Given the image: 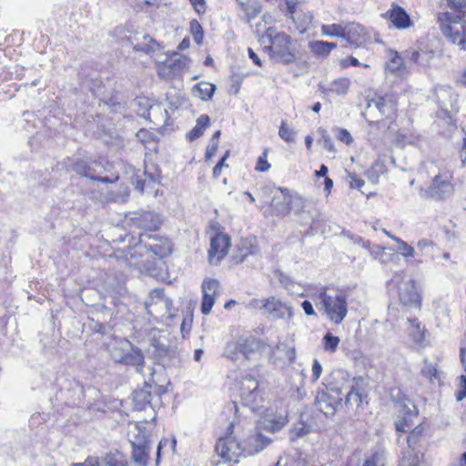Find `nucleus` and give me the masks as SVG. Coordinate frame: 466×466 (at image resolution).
Returning <instances> with one entry per match:
<instances>
[{
	"label": "nucleus",
	"mask_w": 466,
	"mask_h": 466,
	"mask_svg": "<svg viewBox=\"0 0 466 466\" xmlns=\"http://www.w3.org/2000/svg\"><path fill=\"white\" fill-rule=\"evenodd\" d=\"M450 11L439 13L438 23L443 35L461 50H466V0H446Z\"/></svg>",
	"instance_id": "f257e3e1"
},
{
	"label": "nucleus",
	"mask_w": 466,
	"mask_h": 466,
	"mask_svg": "<svg viewBox=\"0 0 466 466\" xmlns=\"http://www.w3.org/2000/svg\"><path fill=\"white\" fill-rule=\"evenodd\" d=\"M147 370L151 378L145 381L143 389L133 393L132 403L133 409L136 410L149 409L155 414V409L161 405V394L165 392V390L162 386L157 385L153 380V369L149 367Z\"/></svg>",
	"instance_id": "f03ea898"
},
{
	"label": "nucleus",
	"mask_w": 466,
	"mask_h": 466,
	"mask_svg": "<svg viewBox=\"0 0 466 466\" xmlns=\"http://www.w3.org/2000/svg\"><path fill=\"white\" fill-rule=\"evenodd\" d=\"M318 299L317 309L334 324H340L348 313L346 296L342 293L332 295L323 291Z\"/></svg>",
	"instance_id": "7ed1b4c3"
},
{
	"label": "nucleus",
	"mask_w": 466,
	"mask_h": 466,
	"mask_svg": "<svg viewBox=\"0 0 466 466\" xmlns=\"http://www.w3.org/2000/svg\"><path fill=\"white\" fill-rule=\"evenodd\" d=\"M266 35L269 39L268 49L274 60L285 64L295 60L296 48L291 36L284 32L275 33L273 28H268Z\"/></svg>",
	"instance_id": "20e7f679"
},
{
	"label": "nucleus",
	"mask_w": 466,
	"mask_h": 466,
	"mask_svg": "<svg viewBox=\"0 0 466 466\" xmlns=\"http://www.w3.org/2000/svg\"><path fill=\"white\" fill-rule=\"evenodd\" d=\"M248 307L263 309L273 319H284L286 315H288L289 319L292 317L291 308L276 299L274 297L263 300L253 299Z\"/></svg>",
	"instance_id": "39448f33"
},
{
	"label": "nucleus",
	"mask_w": 466,
	"mask_h": 466,
	"mask_svg": "<svg viewBox=\"0 0 466 466\" xmlns=\"http://www.w3.org/2000/svg\"><path fill=\"white\" fill-rule=\"evenodd\" d=\"M215 451L224 461L237 462L238 457L245 455L241 442L230 436L220 438L215 446Z\"/></svg>",
	"instance_id": "423d86ee"
},
{
	"label": "nucleus",
	"mask_w": 466,
	"mask_h": 466,
	"mask_svg": "<svg viewBox=\"0 0 466 466\" xmlns=\"http://www.w3.org/2000/svg\"><path fill=\"white\" fill-rule=\"evenodd\" d=\"M397 285L399 299L401 304L415 308L420 306V297L412 279L401 277V280L398 281Z\"/></svg>",
	"instance_id": "0eeeda50"
},
{
	"label": "nucleus",
	"mask_w": 466,
	"mask_h": 466,
	"mask_svg": "<svg viewBox=\"0 0 466 466\" xmlns=\"http://www.w3.org/2000/svg\"><path fill=\"white\" fill-rule=\"evenodd\" d=\"M130 225L145 230H157L162 222L160 216L151 210L134 212L129 218Z\"/></svg>",
	"instance_id": "6e6552de"
},
{
	"label": "nucleus",
	"mask_w": 466,
	"mask_h": 466,
	"mask_svg": "<svg viewBox=\"0 0 466 466\" xmlns=\"http://www.w3.org/2000/svg\"><path fill=\"white\" fill-rule=\"evenodd\" d=\"M203 298L201 301V312L208 315L215 303L216 298L219 295V282L211 278H207L202 283Z\"/></svg>",
	"instance_id": "1a4fd4ad"
},
{
	"label": "nucleus",
	"mask_w": 466,
	"mask_h": 466,
	"mask_svg": "<svg viewBox=\"0 0 466 466\" xmlns=\"http://www.w3.org/2000/svg\"><path fill=\"white\" fill-rule=\"evenodd\" d=\"M270 443V439L261 434V430L256 428L255 431L248 436L242 442L245 456H253L263 451Z\"/></svg>",
	"instance_id": "9d476101"
},
{
	"label": "nucleus",
	"mask_w": 466,
	"mask_h": 466,
	"mask_svg": "<svg viewBox=\"0 0 466 466\" xmlns=\"http://www.w3.org/2000/svg\"><path fill=\"white\" fill-rule=\"evenodd\" d=\"M288 422L287 415L275 413L273 410H266L262 418L258 421V429L269 432L279 431Z\"/></svg>",
	"instance_id": "9b49d317"
},
{
	"label": "nucleus",
	"mask_w": 466,
	"mask_h": 466,
	"mask_svg": "<svg viewBox=\"0 0 466 466\" xmlns=\"http://www.w3.org/2000/svg\"><path fill=\"white\" fill-rule=\"evenodd\" d=\"M341 398H336L324 390H319L315 397V405L325 416L330 417L335 414L337 407L341 404Z\"/></svg>",
	"instance_id": "f8f14e48"
},
{
	"label": "nucleus",
	"mask_w": 466,
	"mask_h": 466,
	"mask_svg": "<svg viewBox=\"0 0 466 466\" xmlns=\"http://www.w3.org/2000/svg\"><path fill=\"white\" fill-rule=\"evenodd\" d=\"M229 242L227 235L218 234L212 238L208 249V259L211 264H218L227 255Z\"/></svg>",
	"instance_id": "ddd939ff"
},
{
	"label": "nucleus",
	"mask_w": 466,
	"mask_h": 466,
	"mask_svg": "<svg viewBox=\"0 0 466 466\" xmlns=\"http://www.w3.org/2000/svg\"><path fill=\"white\" fill-rule=\"evenodd\" d=\"M368 34L364 26L355 22H349L344 25L343 39L350 46L358 47L366 42Z\"/></svg>",
	"instance_id": "4468645a"
},
{
	"label": "nucleus",
	"mask_w": 466,
	"mask_h": 466,
	"mask_svg": "<svg viewBox=\"0 0 466 466\" xmlns=\"http://www.w3.org/2000/svg\"><path fill=\"white\" fill-rule=\"evenodd\" d=\"M258 382L251 375H246L240 381L239 394L246 405H252L258 397Z\"/></svg>",
	"instance_id": "2eb2a0df"
},
{
	"label": "nucleus",
	"mask_w": 466,
	"mask_h": 466,
	"mask_svg": "<svg viewBox=\"0 0 466 466\" xmlns=\"http://www.w3.org/2000/svg\"><path fill=\"white\" fill-rule=\"evenodd\" d=\"M452 187L449 179L441 175H434L431 185L424 191L425 198H443L450 195Z\"/></svg>",
	"instance_id": "dca6fc26"
},
{
	"label": "nucleus",
	"mask_w": 466,
	"mask_h": 466,
	"mask_svg": "<svg viewBox=\"0 0 466 466\" xmlns=\"http://www.w3.org/2000/svg\"><path fill=\"white\" fill-rule=\"evenodd\" d=\"M383 16L388 18L392 25L399 30L407 29L413 24L410 15L401 6L395 4Z\"/></svg>",
	"instance_id": "f3484780"
},
{
	"label": "nucleus",
	"mask_w": 466,
	"mask_h": 466,
	"mask_svg": "<svg viewBox=\"0 0 466 466\" xmlns=\"http://www.w3.org/2000/svg\"><path fill=\"white\" fill-rule=\"evenodd\" d=\"M386 71L396 76H404L410 72V69L404 62V57L397 51L390 50L388 53V62L386 63Z\"/></svg>",
	"instance_id": "a211bd4d"
},
{
	"label": "nucleus",
	"mask_w": 466,
	"mask_h": 466,
	"mask_svg": "<svg viewBox=\"0 0 466 466\" xmlns=\"http://www.w3.org/2000/svg\"><path fill=\"white\" fill-rule=\"evenodd\" d=\"M418 419V410L411 402L403 405V415L396 421L397 431L408 432L415 427V420Z\"/></svg>",
	"instance_id": "6ab92c4d"
},
{
	"label": "nucleus",
	"mask_w": 466,
	"mask_h": 466,
	"mask_svg": "<svg viewBox=\"0 0 466 466\" xmlns=\"http://www.w3.org/2000/svg\"><path fill=\"white\" fill-rule=\"evenodd\" d=\"M396 100L392 96H379L368 104V109L372 107L379 110L381 116H390L396 111Z\"/></svg>",
	"instance_id": "aec40b11"
},
{
	"label": "nucleus",
	"mask_w": 466,
	"mask_h": 466,
	"mask_svg": "<svg viewBox=\"0 0 466 466\" xmlns=\"http://www.w3.org/2000/svg\"><path fill=\"white\" fill-rule=\"evenodd\" d=\"M120 363L135 367L137 372L141 374L144 373L145 356L142 350L137 347H134L132 343L130 345V350H127V353Z\"/></svg>",
	"instance_id": "412c9836"
},
{
	"label": "nucleus",
	"mask_w": 466,
	"mask_h": 466,
	"mask_svg": "<svg viewBox=\"0 0 466 466\" xmlns=\"http://www.w3.org/2000/svg\"><path fill=\"white\" fill-rule=\"evenodd\" d=\"M241 14L239 18L246 24H248L252 19L256 18L261 12V5L258 2H249V0H237Z\"/></svg>",
	"instance_id": "4be33fe9"
},
{
	"label": "nucleus",
	"mask_w": 466,
	"mask_h": 466,
	"mask_svg": "<svg viewBox=\"0 0 466 466\" xmlns=\"http://www.w3.org/2000/svg\"><path fill=\"white\" fill-rule=\"evenodd\" d=\"M130 345L131 342L127 339H114L107 346V350L111 359L116 363H120L123 360V358L127 353V350H130Z\"/></svg>",
	"instance_id": "5701e85b"
},
{
	"label": "nucleus",
	"mask_w": 466,
	"mask_h": 466,
	"mask_svg": "<svg viewBox=\"0 0 466 466\" xmlns=\"http://www.w3.org/2000/svg\"><path fill=\"white\" fill-rule=\"evenodd\" d=\"M362 381L360 378L353 379V383L350 388L349 392L346 395L345 404L348 407L359 408L365 398L362 389L360 388V382Z\"/></svg>",
	"instance_id": "b1692460"
},
{
	"label": "nucleus",
	"mask_w": 466,
	"mask_h": 466,
	"mask_svg": "<svg viewBox=\"0 0 466 466\" xmlns=\"http://www.w3.org/2000/svg\"><path fill=\"white\" fill-rule=\"evenodd\" d=\"M258 349V342L255 339L250 338L235 346V354H241L245 359L250 360L253 358ZM232 359H238V356H236V358L232 357Z\"/></svg>",
	"instance_id": "393cba45"
},
{
	"label": "nucleus",
	"mask_w": 466,
	"mask_h": 466,
	"mask_svg": "<svg viewBox=\"0 0 466 466\" xmlns=\"http://www.w3.org/2000/svg\"><path fill=\"white\" fill-rule=\"evenodd\" d=\"M433 57L432 52L428 51H417V50H406L405 58L409 62H412L419 66L426 67L430 65L431 60Z\"/></svg>",
	"instance_id": "a878e982"
},
{
	"label": "nucleus",
	"mask_w": 466,
	"mask_h": 466,
	"mask_svg": "<svg viewBox=\"0 0 466 466\" xmlns=\"http://www.w3.org/2000/svg\"><path fill=\"white\" fill-rule=\"evenodd\" d=\"M410 431L406 439L408 443V449L403 452V455H407L409 451H410V453L412 455L414 453H419V455H421V457L423 458V453L420 450H416L415 446L419 442L420 437L422 436L424 428L421 426V424H418L413 429L411 428Z\"/></svg>",
	"instance_id": "bb28decb"
},
{
	"label": "nucleus",
	"mask_w": 466,
	"mask_h": 466,
	"mask_svg": "<svg viewBox=\"0 0 466 466\" xmlns=\"http://www.w3.org/2000/svg\"><path fill=\"white\" fill-rule=\"evenodd\" d=\"M408 333L412 341L418 346H423L425 341V328L416 319H409Z\"/></svg>",
	"instance_id": "cd10ccee"
},
{
	"label": "nucleus",
	"mask_w": 466,
	"mask_h": 466,
	"mask_svg": "<svg viewBox=\"0 0 466 466\" xmlns=\"http://www.w3.org/2000/svg\"><path fill=\"white\" fill-rule=\"evenodd\" d=\"M72 170H74L76 174L81 175L82 177H88L92 180H97L102 183H107L109 181L108 177H96L94 174L91 167L84 160H77L72 165Z\"/></svg>",
	"instance_id": "c85d7f7f"
},
{
	"label": "nucleus",
	"mask_w": 466,
	"mask_h": 466,
	"mask_svg": "<svg viewBox=\"0 0 466 466\" xmlns=\"http://www.w3.org/2000/svg\"><path fill=\"white\" fill-rule=\"evenodd\" d=\"M128 440L131 446H134L135 441H141L143 445L149 444V432L144 425L136 423L128 431Z\"/></svg>",
	"instance_id": "c756f323"
},
{
	"label": "nucleus",
	"mask_w": 466,
	"mask_h": 466,
	"mask_svg": "<svg viewBox=\"0 0 466 466\" xmlns=\"http://www.w3.org/2000/svg\"><path fill=\"white\" fill-rule=\"evenodd\" d=\"M132 450L134 461L141 466H146L147 464L148 452L150 451L149 444L143 445L141 441H135Z\"/></svg>",
	"instance_id": "7c9ffc66"
},
{
	"label": "nucleus",
	"mask_w": 466,
	"mask_h": 466,
	"mask_svg": "<svg viewBox=\"0 0 466 466\" xmlns=\"http://www.w3.org/2000/svg\"><path fill=\"white\" fill-rule=\"evenodd\" d=\"M157 177L153 175L149 174L147 170L143 173L139 174L137 173L132 177V184L135 186V188L142 193L147 186L153 185L157 182Z\"/></svg>",
	"instance_id": "2f4dec72"
},
{
	"label": "nucleus",
	"mask_w": 466,
	"mask_h": 466,
	"mask_svg": "<svg viewBox=\"0 0 466 466\" xmlns=\"http://www.w3.org/2000/svg\"><path fill=\"white\" fill-rule=\"evenodd\" d=\"M189 64V58L186 56H182L178 53H175L167 61V66L171 70L172 74H177L187 67Z\"/></svg>",
	"instance_id": "473e14b6"
},
{
	"label": "nucleus",
	"mask_w": 466,
	"mask_h": 466,
	"mask_svg": "<svg viewBox=\"0 0 466 466\" xmlns=\"http://www.w3.org/2000/svg\"><path fill=\"white\" fill-rule=\"evenodd\" d=\"M215 90V85L209 82H200L193 87L194 95L204 101L210 99L213 96Z\"/></svg>",
	"instance_id": "72a5a7b5"
},
{
	"label": "nucleus",
	"mask_w": 466,
	"mask_h": 466,
	"mask_svg": "<svg viewBox=\"0 0 466 466\" xmlns=\"http://www.w3.org/2000/svg\"><path fill=\"white\" fill-rule=\"evenodd\" d=\"M350 86V80L347 77H339L333 80L330 86L325 89L328 93H333L338 96H344L348 93Z\"/></svg>",
	"instance_id": "f704fd0d"
},
{
	"label": "nucleus",
	"mask_w": 466,
	"mask_h": 466,
	"mask_svg": "<svg viewBox=\"0 0 466 466\" xmlns=\"http://www.w3.org/2000/svg\"><path fill=\"white\" fill-rule=\"evenodd\" d=\"M209 116L208 115H201L197 119V125L187 135L189 141H194L200 137L204 130L209 126Z\"/></svg>",
	"instance_id": "c9c22d12"
},
{
	"label": "nucleus",
	"mask_w": 466,
	"mask_h": 466,
	"mask_svg": "<svg viewBox=\"0 0 466 466\" xmlns=\"http://www.w3.org/2000/svg\"><path fill=\"white\" fill-rule=\"evenodd\" d=\"M386 460V451L381 448H377L365 460L363 466H385Z\"/></svg>",
	"instance_id": "e433bc0d"
},
{
	"label": "nucleus",
	"mask_w": 466,
	"mask_h": 466,
	"mask_svg": "<svg viewBox=\"0 0 466 466\" xmlns=\"http://www.w3.org/2000/svg\"><path fill=\"white\" fill-rule=\"evenodd\" d=\"M336 46L337 44L326 41H313L309 44L311 51L319 56H328Z\"/></svg>",
	"instance_id": "4c0bfd02"
},
{
	"label": "nucleus",
	"mask_w": 466,
	"mask_h": 466,
	"mask_svg": "<svg viewBox=\"0 0 466 466\" xmlns=\"http://www.w3.org/2000/svg\"><path fill=\"white\" fill-rule=\"evenodd\" d=\"M157 43L148 35H143V41L134 46V49L146 54L154 53L157 49Z\"/></svg>",
	"instance_id": "58836bf2"
},
{
	"label": "nucleus",
	"mask_w": 466,
	"mask_h": 466,
	"mask_svg": "<svg viewBox=\"0 0 466 466\" xmlns=\"http://www.w3.org/2000/svg\"><path fill=\"white\" fill-rule=\"evenodd\" d=\"M399 466H426V462L422 460L421 455H419V453L412 455L409 451L407 455H403Z\"/></svg>",
	"instance_id": "ea45409f"
},
{
	"label": "nucleus",
	"mask_w": 466,
	"mask_h": 466,
	"mask_svg": "<svg viewBox=\"0 0 466 466\" xmlns=\"http://www.w3.org/2000/svg\"><path fill=\"white\" fill-rule=\"evenodd\" d=\"M321 34L326 36H336L343 38L344 25L330 24L323 25L320 28Z\"/></svg>",
	"instance_id": "a19ab883"
},
{
	"label": "nucleus",
	"mask_w": 466,
	"mask_h": 466,
	"mask_svg": "<svg viewBox=\"0 0 466 466\" xmlns=\"http://www.w3.org/2000/svg\"><path fill=\"white\" fill-rule=\"evenodd\" d=\"M340 339L339 337L332 335L331 333H327L323 337L322 344L325 351L329 353H334L339 346Z\"/></svg>",
	"instance_id": "79ce46f5"
},
{
	"label": "nucleus",
	"mask_w": 466,
	"mask_h": 466,
	"mask_svg": "<svg viewBox=\"0 0 466 466\" xmlns=\"http://www.w3.org/2000/svg\"><path fill=\"white\" fill-rule=\"evenodd\" d=\"M309 433V427L305 425L303 422H299L289 431V439L291 441H295L299 438H302Z\"/></svg>",
	"instance_id": "37998d69"
},
{
	"label": "nucleus",
	"mask_w": 466,
	"mask_h": 466,
	"mask_svg": "<svg viewBox=\"0 0 466 466\" xmlns=\"http://www.w3.org/2000/svg\"><path fill=\"white\" fill-rule=\"evenodd\" d=\"M391 239H393L396 243L399 244L398 250L404 258H413L415 256L414 248L407 242L403 241L402 239L397 237H391Z\"/></svg>",
	"instance_id": "c03bdc74"
},
{
	"label": "nucleus",
	"mask_w": 466,
	"mask_h": 466,
	"mask_svg": "<svg viewBox=\"0 0 466 466\" xmlns=\"http://www.w3.org/2000/svg\"><path fill=\"white\" fill-rule=\"evenodd\" d=\"M356 243L360 244L363 248L369 250L375 258L382 255L384 251V248L382 247L379 245H371L370 241H365L361 238H358Z\"/></svg>",
	"instance_id": "a18cd8bd"
},
{
	"label": "nucleus",
	"mask_w": 466,
	"mask_h": 466,
	"mask_svg": "<svg viewBox=\"0 0 466 466\" xmlns=\"http://www.w3.org/2000/svg\"><path fill=\"white\" fill-rule=\"evenodd\" d=\"M295 17L299 18L297 19V23H294L298 31L300 34H304L307 31L309 25L311 23L312 15L309 14H298Z\"/></svg>",
	"instance_id": "49530a36"
},
{
	"label": "nucleus",
	"mask_w": 466,
	"mask_h": 466,
	"mask_svg": "<svg viewBox=\"0 0 466 466\" xmlns=\"http://www.w3.org/2000/svg\"><path fill=\"white\" fill-rule=\"evenodd\" d=\"M278 198L274 197L272 200V206L273 208L280 214H288L290 212L291 207H290V199L289 197L283 195L282 196V202L280 203V206L279 207V204L277 202Z\"/></svg>",
	"instance_id": "de8ad7c7"
},
{
	"label": "nucleus",
	"mask_w": 466,
	"mask_h": 466,
	"mask_svg": "<svg viewBox=\"0 0 466 466\" xmlns=\"http://www.w3.org/2000/svg\"><path fill=\"white\" fill-rule=\"evenodd\" d=\"M190 31L193 35L194 41L200 45L203 42L204 33L201 25L197 20L190 22Z\"/></svg>",
	"instance_id": "09e8293b"
},
{
	"label": "nucleus",
	"mask_w": 466,
	"mask_h": 466,
	"mask_svg": "<svg viewBox=\"0 0 466 466\" xmlns=\"http://www.w3.org/2000/svg\"><path fill=\"white\" fill-rule=\"evenodd\" d=\"M151 346L155 348V352L157 353L159 357L167 356L170 354V348L165 344L161 339H152Z\"/></svg>",
	"instance_id": "8fccbe9b"
},
{
	"label": "nucleus",
	"mask_w": 466,
	"mask_h": 466,
	"mask_svg": "<svg viewBox=\"0 0 466 466\" xmlns=\"http://www.w3.org/2000/svg\"><path fill=\"white\" fill-rule=\"evenodd\" d=\"M240 261H243L248 255L258 254V248L257 246L252 245L251 241L245 239L242 241V248H240Z\"/></svg>",
	"instance_id": "3c124183"
},
{
	"label": "nucleus",
	"mask_w": 466,
	"mask_h": 466,
	"mask_svg": "<svg viewBox=\"0 0 466 466\" xmlns=\"http://www.w3.org/2000/svg\"><path fill=\"white\" fill-rule=\"evenodd\" d=\"M279 136L286 142H293L295 131L289 127L285 121H282L279 127Z\"/></svg>",
	"instance_id": "603ef678"
},
{
	"label": "nucleus",
	"mask_w": 466,
	"mask_h": 466,
	"mask_svg": "<svg viewBox=\"0 0 466 466\" xmlns=\"http://www.w3.org/2000/svg\"><path fill=\"white\" fill-rule=\"evenodd\" d=\"M104 461L107 466H126V463L122 461L121 453L117 451L106 454Z\"/></svg>",
	"instance_id": "864d4df0"
},
{
	"label": "nucleus",
	"mask_w": 466,
	"mask_h": 466,
	"mask_svg": "<svg viewBox=\"0 0 466 466\" xmlns=\"http://www.w3.org/2000/svg\"><path fill=\"white\" fill-rule=\"evenodd\" d=\"M268 149H265L263 151V153L258 157V161H257V166H256V170L258 171V172H266L268 171L270 167H271V165L268 162Z\"/></svg>",
	"instance_id": "5fc2aeb1"
},
{
	"label": "nucleus",
	"mask_w": 466,
	"mask_h": 466,
	"mask_svg": "<svg viewBox=\"0 0 466 466\" xmlns=\"http://www.w3.org/2000/svg\"><path fill=\"white\" fill-rule=\"evenodd\" d=\"M466 398V376L461 375L459 377V390L456 393L457 401H461Z\"/></svg>",
	"instance_id": "6e6d98bb"
},
{
	"label": "nucleus",
	"mask_w": 466,
	"mask_h": 466,
	"mask_svg": "<svg viewBox=\"0 0 466 466\" xmlns=\"http://www.w3.org/2000/svg\"><path fill=\"white\" fill-rule=\"evenodd\" d=\"M320 133H321V143L323 145V147L325 149H327L329 152H335L336 149H335L334 144L332 142L331 137L327 133V131L321 130Z\"/></svg>",
	"instance_id": "4d7b16f0"
},
{
	"label": "nucleus",
	"mask_w": 466,
	"mask_h": 466,
	"mask_svg": "<svg viewBox=\"0 0 466 466\" xmlns=\"http://www.w3.org/2000/svg\"><path fill=\"white\" fill-rule=\"evenodd\" d=\"M340 66L342 68H347L348 66H362L364 67H369V66L367 64H361L356 57L354 56H348L346 57L345 59H342L340 62Z\"/></svg>",
	"instance_id": "13d9d810"
},
{
	"label": "nucleus",
	"mask_w": 466,
	"mask_h": 466,
	"mask_svg": "<svg viewBox=\"0 0 466 466\" xmlns=\"http://www.w3.org/2000/svg\"><path fill=\"white\" fill-rule=\"evenodd\" d=\"M275 276L279 279V282L287 289H289L293 286V281L291 279L284 274L280 270H277L275 272Z\"/></svg>",
	"instance_id": "bf43d9fd"
},
{
	"label": "nucleus",
	"mask_w": 466,
	"mask_h": 466,
	"mask_svg": "<svg viewBox=\"0 0 466 466\" xmlns=\"http://www.w3.org/2000/svg\"><path fill=\"white\" fill-rule=\"evenodd\" d=\"M436 373H437V370L435 369V367L432 364L428 363V362H426L421 369L422 376H424L425 378L430 379V380H431L432 377H436Z\"/></svg>",
	"instance_id": "052dcab7"
},
{
	"label": "nucleus",
	"mask_w": 466,
	"mask_h": 466,
	"mask_svg": "<svg viewBox=\"0 0 466 466\" xmlns=\"http://www.w3.org/2000/svg\"><path fill=\"white\" fill-rule=\"evenodd\" d=\"M150 298L152 300L157 299V301H156V303L161 302L165 303L166 305L167 304L168 299L165 297V292L163 289H156L153 291H151Z\"/></svg>",
	"instance_id": "680f3d73"
},
{
	"label": "nucleus",
	"mask_w": 466,
	"mask_h": 466,
	"mask_svg": "<svg viewBox=\"0 0 466 466\" xmlns=\"http://www.w3.org/2000/svg\"><path fill=\"white\" fill-rule=\"evenodd\" d=\"M297 5H298V2L296 0H286L287 10L294 23H297V19H298L295 17V15H298Z\"/></svg>",
	"instance_id": "e2e57ef3"
},
{
	"label": "nucleus",
	"mask_w": 466,
	"mask_h": 466,
	"mask_svg": "<svg viewBox=\"0 0 466 466\" xmlns=\"http://www.w3.org/2000/svg\"><path fill=\"white\" fill-rule=\"evenodd\" d=\"M337 138L347 145H350L352 142V137L347 129L338 128L337 129Z\"/></svg>",
	"instance_id": "0e129e2a"
},
{
	"label": "nucleus",
	"mask_w": 466,
	"mask_h": 466,
	"mask_svg": "<svg viewBox=\"0 0 466 466\" xmlns=\"http://www.w3.org/2000/svg\"><path fill=\"white\" fill-rule=\"evenodd\" d=\"M70 466H99V460L97 457L89 456L84 462L72 463Z\"/></svg>",
	"instance_id": "69168bd1"
},
{
	"label": "nucleus",
	"mask_w": 466,
	"mask_h": 466,
	"mask_svg": "<svg viewBox=\"0 0 466 466\" xmlns=\"http://www.w3.org/2000/svg\"><path fill=\"white\" fill-rule=\"evenodd\" d=\"M321 371H322L321 364L319 362L318 360L315 359L313 360L312 376H311V379H312L313 381H316V380H319V378L321 375Z\"/></svg>",
	"instance_id": "338daca9"
},
{
	"label": "nucleus",
	"mask_w": 466,
	"mask_h": 466,
	"mask_svg": "<svg viewBox=\"0 0 466 466\" xmlns=\"http://www.w3.org/2000/svg\"><path fill=\"white\" fill-rule=\"evenodd\" d=\"M194 9L198 13L202 14L206 11V1L205 0H189Z\"/></svg>",
	"instance_id": "774afa93"
}]
</instances>
